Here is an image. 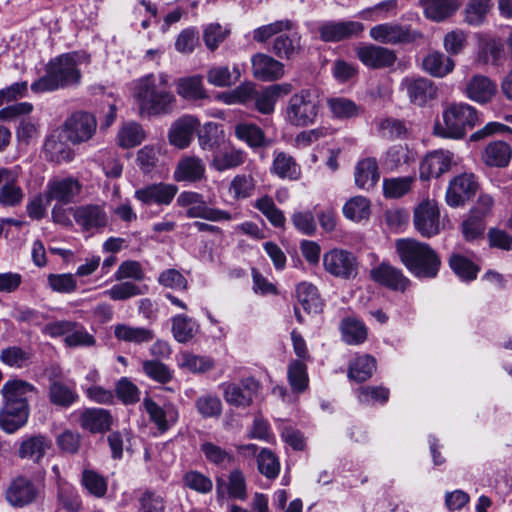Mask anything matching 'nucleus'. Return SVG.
Wrapping results in <instances>:
<instances>
[{"instance_id": "e2e57ef3", "label": "nucleus", "mask_w": 512, "mask_h": 512, "mask_svg": "<svg viewBox=\"0 0 512 512\" xmlns=\"http://www.w3.org/2000/svg\"><path fill=\"white\" fill-rule=\"evenodd\" d=\"M255 190V180L251 175L238 174L236 175L229 186V193L233 198L246 199L253 195Z\"/></svg>"}, {"instance_id": "4d7b16f0", "label": "nucleus", "mask_w": 512, "mask_h": 512, "mask_svg": "<svg viewBox=\"0 0 512 512\" xmlns=\"http://www.w3.org/2000/svg\"><path fill=\"white\" fill-rule=\"evenodd\" d=\"M205 459L218 467L227 468L234 461V456L212 442H203L200 446Z\"/></svg>"}, {"instance_id": "4be33fe9", "label": "nucleus", "mask_w": 512, "mask_h": 512, "mask_svg": "<svg viewBox=\"0 0 512 512\" xmlns=\"http://www.w3.org/2000/svg\"><path fill=\"white\" fill-rule=\"evenodd\" d=\"M199 125V120L194 116L184 115L180 117L172 123L169 129L168 139L170 144L179 149L188 147Z\"/></svg>"}, {"instance_id": "1a4fd4ad", "label": "nucleus", "mask_w": 512, "mask_h": 512, "mask_svg": "<svg viewBox=\"0 0 512 512\" xmlns=\"http://www.w3.org/2000/svg\"><path fill=\"white\" fill-rule=\"evenodd\" d=\"M413 224L423 237L431 238L438 235L442 230L438 203L430 199L420 202L414 209Z\"/></svg>"}, {"instance_id": "cd10ccee", "label": "nucleus", "mask_w": 512, "mask_h": 512, "mask_svg": "<svg viewBox=\"0 0 512 512\" xmlns=\"http://www.w3.org/2000/svg\"><path fill=\"white\" fill-rule=\"evenodd\" d=\"M497 87L484 75L473 76L466 84V96L477 103L484 104L496 94Z\"/></svg>"}, {"instance_id": "bf43d9fd", "label": "nucleus", "mask_w": 512, "mask_h": 512, "mask_svg": "<svg viewBox=\"0 0 512 512\" xmlns=\"http://www.w3.org/2000/svg\"><path fill=\"white\" fill-rule=\"evenodd\" d=\"M415 182V177L404 176L384 179L383 192L386 198H400L407 194Z\"/></svg>"}, {"instance_id": "7ed1b4c3", "label": "nucleus", "mask_w": 512, "mask_h": 512, "mask_svg": "<svg viewBox=\"0 0 512 512\" xmlns=\"http://www.w3.org/2000/svg\"><path fill=\"white\" fill-rule=\"evenodd\" d=\"M395 248L401 263L416 278L432 279L438 275L441 260L427 243L413 238L396 240Z\"/></svg>"}, {"instance_id": "bb28decb", "label": "nucleus", "mask_w": 512, "mask_h": 512, "mask_svg": "<svg viewBox=\"0 0 512 512\" xmlns=\"http://www.w3.org/2000/svg\"><path fill=\"white\" fill-rule=\"evenodd\" d=\"M30 408L2 403L0 408V429L12 434L28 423Z\"/></svg>"}, {"instance_id": "58836bf2", "label": "nucleus", "mask_w": 512, "mask_h": 512, "mask_svg": "<svg viewBox=\"0 0 512 512\" xmlns=\"http://www.w3.org/2000/svg\"><path fill=\"white\" fill-rule=\"evenodd\" d=\"M207 81L216 87H230L239 81L241 71L238 65L232 68L226 65H214L207 71Z\"/></svg>"}, {"instance_id": "2eb2a0df", "label": "nucleus", "mask_w": 512, "mask_h": 512, "mask_svg": "<svg viewBox=\"0 0 512 512\" xmlns=\"http://www.w3.org/2000/svg\"><path fill=\"white\" fill-rule=\"evenodd\" d=\"M74 220L82 231L93 233L107 226L108 215L104 205L86 204L75 207Z\"/></svg>"}, {"instance_id": "6e6d98bb", "label": "nucleus", "mask_w": 512, "mask_h": 512, "mask_svg": "<svg viewBox=\"0 0 512 512\" xmlns=\"http://www.w3.org/2000/svg\"><path fill=\"white\" fill-rule=\"evenodd\" d=\"M297 298L309 313H317L321 308L320 298L316 286L308 282L298 284L296 288Z\"/></svg>"}, {"instance_id": "ddd939ff", "label": "nucleus", "mask_w": 512, "mask_h": 512, "mask_svg": "<svg viewBox=\"0 0 512 512\" xmlns=\"http://www.w3.org/2000/svg\"><path fill=\"white\" fill-rule=\"evenodd\" d=\"M478 188L476 177L472 173H462L454 177L446 190L445 200L450 207L463 206L472 198Z\"/></svg>"}, {"instance_id": "4468645a", "label": "nucleus", "mask_w": 512, "mask_h": 512, "mask_svg": "<svg viewBox=\"0 0 512 512\" xmlns=\"http://www.w3.org/2000/svg\"><path fill=\"white\" fill-rule=\"evenodd\" d=\"M178 192V187L170 183H153L139 188L135 191L134 197L141 204L149 206H168Z\"/></svg>"}, {"instance_id": "a211bd4d", "label": "nucleus", "mask_w": 512, "mask_h": 512, "mask_svg": "<svg viewBox=\"0 0 512 512\" xmlns=\"http://www.w3.org/2000/svg\"><path fill=\"white\" fill-rule=\"evenodd\" d=\"M400 88L405 91L413 104L422 106L436 98L437 87L434 83L423 77H405L400 83Z\"/></svg>"}, {"instance_id": "c85d7f7f", "label": "nucleus", "mask_w": 512, "mask_h": 512, "mask_svg": "<svg viewBox=\"0 0 512 512\" xmlns=\"http://www.w3.org/2000/svg\"><path fill=\"white\" fill-rule=\"evenodd\" d=\"M80 425L91 433H102L110 429L112 416L102 408H87L80 415Z\"/></svg>"}, {"instance_id": "a19ab883", "label": "nucleus", "mask_w": 512, "mask_h": 512, "mask_svg": "<svg viewBox=\"0 0 512 512\" xmlns=\"http://www.w3.org/2000/svg\"><path fill=\"white\" fill-rule=\"evenodd\" d=\"M234 131L236 138L245 142L252 149L265 147L270 143L264 131L256 124L247 122L238 123Z\"/></svg>"}, {"instance_id": "774afa93", "label": "nucleus", "mask_w": 512, "mask_h": 512, "mask_svg": "<svg viewBox=\"0 0 512 512\" xmlns=\"http://www.w3.org/2000/svg\"><path fill=\"white\" fill-rule=\"evenodd\" d=\"M49 397L53 404L69 407L78 399L75 390L69 388L63 383L54 382L49 389Z\"/></svg>"}, {"instance_id": "9b49d317", "label": "nucleus", "mask_w": 512, "mask_h": 512, "mask_svg": "<svg viewBox=\"0 0 512 512\" xmlns=\"http://www.w3.org/2000/svg\"><path fill=\"white\" fill-rule=\"evenodd\" d=\"M223 397L229 405L246 408L250 406L260 390V383L254 377L241 379L239 383L221 384Z\"/></svg>"}, {"instance_id": "f8f14e48", "label": "nucleus", "mask_w": 512, "mask_h": 512, "mask_svg": "<svg viewBox=\"0 0 512 512\" xmlns=\"http://www.w3.org/2000/svg\"><path fill=\"white\" fill-rule=\"evenodd\" d=\"M142 405L151 423L155 425L159 434H164L178 422L179 413L176 406L171 402H165L162 405L157 403L151 397L146 396Z\"/></svg>"}, {"instance_id": "393cba45", "label": "nucleus", "mask_w": 512, "mask_h": 512, "mask_svg": "<svg viewBox=\"0 0 512 512\" xmlns=\"http://www.w3.org/2000/svg\"><path fill=\"white\" fill-rule=\"evenodd\" d=\"M255 78L262 81H274L284 75V65L266 54H256L251 59Z\"/></svg>"}, {"instance_id": "052dcab7", "label": "nucleus", "mask_w": 512, "mask_h": 512, "mask_svg": "<svg viewBox=\"0 0 512 512\" xmlns=\"http://www.w3.org/2000/svg\"><path fill=\"white\" fill-rule=\"evenodd\" d=\"M343 214L352 221L367 219L370 214V202L363 196L352 197L344 204Z\"/></svg>"}, {"instance_id": "37998d69", "label": "nucleus", "mask_w": 512, "mask_h": 512, "mask_svg": "<svg viewBox=\"0 0 512 512\" xmlns=\"http://www.w3.org/2000/svg\"><path fill=\"white\" fill-rule=\"evenodd\" d=\"M327 107L332 116L339 120H349L360 116L363 112L361 106L346 97H331L327 99Z\"/></svg>"}, {"instance_id": "0eeeda50", "label": "nucleus", "mask_w": 512, "mask_h": 512, "mask_svg": "<svg viewBox=\"0 0 512 512\" xmlns=\"http://www.w3.org/2000/svg\"><path fill=\"white\" fill-rule=\"evenodd\" d=\"M43 333L51 337L64 336V344L71 348L92 347L96 343L84 325L70 320L50 322L43 327Z\"/></svg>"}, {"instance_id": "39448f33", "label": "nucleus", "mask_w": 512, "mask_h": 512, "mask_svg": "<svg viewBox=\"0 0 512 512\" xmlns=\"http://www.w3.org/2000/svg\"><path fill=\"white\" fill-rule=\"evenodd\" d=\"M179 207L187 208L188 218H202L208 221H232L240 218V213H230L226 210L209 207L202 194L194 191L181 192L176 200Z\"/></svg>"}, {"instance_id": "a878e982", "label": "nucleus", "mask_w": 512, "mask_h": 512, "mask_svg": "<svg viewBox=\"0 0 512 512\" xmlns=\"http://www.w3.org/2000/svg\"><path fill=\"white\" fill-rule=\"evenodd\" d=\"M270 173L282 180L297 181L301 178V166L286 152L275 150Z\"/></svg>"}, {"instance_id": "f3484780", "label": "nucleus", "mask_w": 512, "mask_h": 512, "mask_svg": "<svg viewBox=\"0 0 512 512\" xmlns=\"http://www.w3.org/2000/svg\"><path fill=\"white\" fill-rule=\"evenodd\" d=\"M32 105L28 102H21L0 109V120H19L17 138L19 141L29 144L32 137V125L30 123V112Z\"/></svg>"}, {"instance_id": "4c0bfd02", "label": "nucleus", "mask_w": 512, "mask_h": 512, "mask_svg": "<svg viewBox=\"0 0 512 512\" xmlns=\"http://www.w3.org/2000/svg\"><path fill=\"white\" fill-rule=\"evenodd\" d=\"M7 501L15 507H23L32 500V484L29 478L19 476L6 491Z\"/></svg>"}, {"instance_id": "13d9d810", "label": "nucleus", "mask_w": 512, "mask_h": 512, "mask_svg": "<svg viewBox=\"0 0 512 512\" xmlns=\"http://www.w3.org/2000/svg\"><path fill=\"white\" fill-rule=\"evenodd\" d=\"M491 7V0H469L464 9V21L471 26L482 24Z\"/></svg>"}, {"instance_id": "79ce46f5", "label": "nucleus", "mask_w": 512, "mask_h": 512, "mask_svg": "<svg viewBox=\"0 0 512 512\" xmlns=\"http://www.w3.org/2000/svg\"><path fill=\"white\" fill-rule=\"evenodd\" d=\"M44 152L46 156L53 162H71L75 158L74 150L59 136L52 134L44 143Z\"/></svg>"}, {"instance_id": "a18cd8bd", "label": "nucleus", "mask_w": 512, "mask_h": 512, "mask_svg": "<svg viewBox=\"0 0 512 512\" xmlns=\"http://www.w3.org/2000/svg\"><path fill=\"white\" fill-rule=\"evenodd\" d=\"M245 162V153L235 148L217 151L211 162V167L219 172L234 169Z\"/></svg>"}, {"instance_id": "7c9ffc66", "label": "nucleus", "mask_w": 512, "mask_h": 512, "mask_svg": "<svg viewBox=\"0 0 512 512\" xmlns=\"http://www.w3.org/2000/svg\"><path fill=\"white\" fill-rule=\"evenodd\" d=\"M204 175L203 161L195 156H187L178 162L173 178L177 182H196L201 180Z\"/></svg>"}, {"instance_id": "6e6552de", "label": "nucleus", "mask_w": 512, "mask_h": 512, "mask_svg": "<svg viewBox=\"0 0 512 512\" xmlns=\"http://www.w3.org/2000/svg\"><path fill=\"white\" fill-rule=\"evenodd\" d=\"M97 131L96 118L83 111H77L70 115L62 126V133L66 141L73 145L87 143Z\"/></svg>"}, {"instance_id": "9d476101", "label": "nucleus", "mask_w": 512, "mask_h": 512, "mask_svg": "<svg viewBox=\"0 0 512 512\" xmlns=\"http://www.w3.org/2000/svg\"><path fill=\"white\" fill-rule=\"evenodd\" d=\"M323 266L329 274L341 279H354L358 274L357 258L343 249H333L325 253Z\"/></svg>"}, {"instance_id": "6ab92c4d", "label": "nucleus", "mask_w": 512, "mask_h": 512, "mask_svg": "<svg viewBox=\"0 0 512 512\" xmlns=\"http://www.w3.org/2000/svg\"><path fill=\"white\" fill-rule=\"evenodd\" d=\"M370 277L374 282L394 291L403 292L410 285V280L403 274L402 270L388 262H382L371 269Z\"/></svg>"}, {"instance_id": "603ef678", "label": "nucleus", "mask_w": 512, "mask_h": 512, "mask_svg": "<svg viewBox=\"0 0 512 512\" xmlns=\"http://www.w3.org/2000/svg\"><path fill=\"white\" fill-rule=\"evenodd\" d=\"M23 192L17 184L14 173L9 170V176L0 185V205L14 207L21 203Z\"/></svg>"}, {"instance_id": "20e7f679", "label": "nucleus", "mask_w": 512, "mask_h": 512, "mask_svg": "<svg viewBox=\"0 0 512 512\" xmlns=\"http://www.w3.org/2000/svg\"><path fill=\"white\" fill-rule=\"evenodd\" d=\"M442 116L443 124L437 122L433 128L434 134L442 138L461 139L478 122L475 108L466 103L448 106Z\"/></svg>"}, {"instance_id": "72a5a7b5", "label": "nucleus", "mask_w": 512, "mask_h": 512, "mask_svg": "<svg viewBox=\"0 0 512 512\" xmlns=\"http://www.w3.org/2000/svg\"><path fill=\"white\" fill-rule=\"evenodd\" d=\"M422 68L433 77L443 78L455 68V62L439 51L428 53L423 61Z\"/></svg>"}, {"instance_id": "69168bd1", "label": "nucleus", "mask_w": 512, "mask_h": 512, "mask_svg": "<svg viewBox=\"0 0 512 512\" xmlns=\"http://www.w3.org/2000/svg\"><path fill=\"white\" fill-rule=\"evenodd\" d=\"M222 130L216 122H208L198 133V142L202 150L212 151L218 145Z\"/></svg>"}, {"instance_id": "f03ea898", "label": "nucleus", "mask_w": 512, "mask_h": 512, "mask_svg": "<svg viewBox=\"0 0 512 512\" xmlns=\"http://www.w3.org/2000/svg\"><path fill=\"white\" fill-rule=\"evenodd\" d=\"M89 62L90 56L85 52H70L55 57L46 65L45 75L34 82V91L47 92L78 86L82 79L79 66Z\"/></svg>"}, {"instance_id": "680f3d73", "label": "nucleus", "mask_w": 512, "mask_h": 512, "mask_svg": "<svg viewBox=\"0 0 512 512\" xmlns=\"http://www.w3.org/2000/svg\"><path fill=\"white\" fill-rule=\"evenodd\" d=\"M450 268L462 281H472L477 277L479 268L468 258L453 254L449 259Z\"/></svg>"}, {"instance_id": "423d86ee", "label": "nucleus", "mask_w": 512, "mask_h": 512, "mask_svg": "<svg viewBox=\"0 0 512 512\" xmlns=\"http://www.w3.org/2000/svg\"><path fill=\"white\" fill-rule=\"evenodd\" d=\"M319 112V101L310 90L292 95L285 109L286 121L297 127L313 124Z\"/></svg>"}, {"instance_id": "2f4dec72", "label": "nucleus", "mask_w": 512, "mask_h": 512, "mask_svg": "<svg viewBox=\"0 0 512 512\" xmlns=\"http://www.w3.org/2000/svg\"><path fill=\"white\" fill-rule=\"evenodd\" d=\"M416 159V153L407 145L396 144L388 148L382 159L386 170L395 171L409 166Z\"/></svg>"}, {"instance_id": "c756f323", "label": "nucleus", "mask_w": 512, "mask_h": 512, "mask_svg": "<svg viewBox=\"0 0 512 512\" xmlns=\"http://www.w3.org/2000/svg\"><path fill=\"white\" fill-rule=\"evenodd\" d=\"M511 157V146L500 140L490 142L481 153V160L489 167H506L510 163Z\"/></svg>"}, {"instance_id": "ea45409f", "label": "nucleus", "mask_w": 512, "mask_h": 512, "mask_svg": "<svg viewBox=\"0 0 512 512\" xmlns=\"http://www.w3.org/2000/svg\"><path fill=\"white\" fill-rule=\"evenodd\" d=\"M179 368L193 374H203L215 367V360L207 355L183 352L177 359Z\"/></svg>"}, {"instance_id": "8fccbe9b", "label": "nucleus", "mask_w": 512, "mask_h": 512, "mask_svg": "<svg viewBox=\"0 0 512 512\" xmlns=\"http://www.w3.org/2000/svg\"><path fill=\"white\" fill-rule=\"evenodd\" d=\"M376 369V360L370 355H358L350 363L348 377L356 382L368 380Z\"/></svg>"}, {"instance_id": "b1692460", "label": "nucleus", "mask_w": 512, "mask_h": 512, "mask_svg": "<svg viewBox=\"0 0 512 512\" xmlns=\"http://www.w3.org/2000/svg\"><path fill=\"white\" fill-rule=\"evenodd\" d=\"M32 385L21 379H12L4 383L1 388L2 403L30 408L29 395Z\"/></svg>"}, {"instance_id": "c03bdc74", "label": "nucleus", "mask_w": 512, "mask_h": 512, "mask_svg": "<svg viewBox=\"0 0 512 512\" xmlns=\"http://www.w3.org/2000/svg\"><path fill=\"white\" fill-rule=\"evenodd\" d=\"M177 93L185 100H200L207 97L201 75L179 78L176 82Z\"/></svg>"}, {"instance_id": "c9c22d12", "label": "nucleus", "mask_w": 512, "mask_h": 512, "mask_svg": "<svg viewBox=\"0 0 512 512\" xmlns=\"http://www.w3.org/2000/svg\"><path fill=\"white\" fill-rule=\"evenodd\" d=\"M224 484V481L220 479L217 480L216 492L219 499H224L226 495L233 499H246V481L240 470H234L230 473L227 482V491L224 489Z\"/></svg>"}, {"instance_id": "f704fd0d", "label": "nucleus", "mask_w": 512, "mask_h": 512, "mask_svg": "<svg viewBox=\"0 0 512 512\" xmlns=\"http://www.w3.org/2000/svg\"><path fill=\"white\" fill-rule=\"evenodd\" d=\"M355 183L365 190L373 188L379 181L378 163L375 158H365L360 160L355 167Z\"/></svg>"}, {"instance_id": "49530a36", "label": "nucleus", "mask_w": 512, "mask_h": 512, "mask_svg": "<svg viewBox=\"0 0 512 512\" xmlns=\"http://www.w3.org/2000/svg\"><path fill=\"white\" fill-rule=\"evenodd\" d=\"M253 207L261 212L273 227L283 228L285 226V215L283 211L276 206L271 196L266 194L257 198L253 203Z\"/></svg>"}, {"instance_id": "5701e85b", "label": "nucleus", "mask_w": 512, "mask_h": 512, "mask_svg": "<svg viewBox=\"0 0 512 512\" xmlns=\"http://www.w3.org/2000/svg\"><path fill=\"white\" fill-rule=\"evenodd\" d=\"M363 30V24L357 21H331L324 23L319 32L323 41L338 42L352 36H358Z\"/></svg>"}, {"instance_id": "5fc2aeb1", "label": "nucleus", "mask_w": 512, "mask_h": 512, "mask_svg": "<svg viewBox=\"0 0 512 512\" xmlns=\"http://www.w3.org/2000/svg\"><path fill=\"white\" fill-rule=\"evenodd\" d=\"M340 330L342 339L350 345L363 343L367 338L365 325L354 318H346L341 322Z\"/></svg>"}, {"instance_id": "aec40b11", "label": "nucleus", "mask_w": 512, "mask_h": 512, "mask_svg": "<svg viewBox=\"0 0 512 512\" xmlns=\"http://www.w3.org/2000/svg\"><path fill=\"white\" fill-rule=\"evenodd\" d=\"M356 55L363 65L372 69L388 68L396 61V55L392 50L372 44L358 47Z\"/></svg>"}, {"instance_id": "e433bc0d", "label": "nucleus", "mask_w": 512, "mask_h": 512, "mask_svg": "<svg viewBox=\"0 0 512 512\" xmlns=\"http://www.w3.org/2000/svg\"><path fill=\"white\" fill-rule=\"evenodd\" d=\"M420 4L426 18L435 22L447 19L458 9L456 0H420Z\"/></svg>"}, {"instance_id": "f257e3e1", "label": "nucleus", "mask_w": 512, "mask_h": 512, "mask_svg": "<svg viewBox=\"0 0 512 512\" xmlns=\"http://www.w3.org/2000/svg\"><path fill=\"white\" fill-rule=\"evenodd\" d=\"M134 97L141 116H164L176 105V97L170 89L169 75L150 73L134 81Z\"/></svg>"}, {"instance_id": "3c124183", "label": "nucleus", "mask_w": 512, "mask_h": 512, "mask_svg": "<svg viewBox=\"0 0 512 512\" xmlns=\"http://www.w3.org/2000/svg\"><path fill=\"white\" fill-rule=\"evenodd\" d=\"M146 134L142 126L134 121L124 123L118 131L117 143L122 148H133L140 145Z\"/></svg>"}, {"instance_id": "dca6fc26", "label": "nucleus", "mask_w": 512, "mask_h": 512, "mask_svg": "<svg viewBox=\"0 0 512 512\" xmlns=\"http://www.w3.org/2000/svg\"><path fill=\"white\" fill-rule=\"evenodd\" d=\"M454 162V155L449 150H434L429 152L420 164V179L426 181L438 178L448 172Z\"/></svg>"}, {"instance_id": "de8ad7c7", "label": "nucleus", "mask_w": 512, "mask_h": 512, "mask_svg": "<svg viewBox=\"0 0 512 512\" xmlns=\"http://www.w3.org/2000/svg\"><path fill=\"white\" fill-rule=\"evenodd\" d=\"M171 321L173 337L179 343L189 342L198 333V323L184 314L174 316Z\"/></svg>"}, {"instance_id": "338daca9", "label": "nucleus", "mask_w": 512, "mask_h": 512, "mask_svg": "<svg viewBox=\"0 0 512 512\" xmlns=\"http://www.w3.org/2000/svg\"><path fill=\"white\" fill-rule=\"evenodd\" d=\"M183 484L186 488L200 494H207L213 488L211 478L196 470H190L183 475Z\"/></svg>"}, {"instance_id": "864d4df0", "label": "nucleus", "mask_w": 512, "mask_h": 512, "mask_svg": "<svg viewBox=\"0 0 512 512\" xmlns=\"http://www.w3.org/2000/svg\"><path fill=\"white\" fill-rule=\"evenodd\" d=\"M81 484L95 498H103L108 490L107 479L92 469L83 470Z\"/></svg>"}, {"instance_id": "09e8293b", "label": "nucleus", "mask_w": 512, "mask_h": 512, "mask_svg": "<svg viewBox=\"0 0 512 512\" xmlns=\"http://www.w3.org/2000/svg\"><path fill=\"white\" fill-rule=\"evenodd\" d=\"M114 335L120 341L130 342L138 345L150 342L154 338V333L152 330L144 327H133L126 324H117L114 327Z\"/></svg>"}, {"instance_id": "412c9836", "label": "nucleus", "mask_w": 512, "mask_h": 512, "mask_svg": "<svg viewBox=\"0 0 512 512\" xmlns=\"http://www.w3.org/2000/svg\"><path fill=\"white\" fill-rule=\"evenodd\" d=\"M370 37L384 44H398L415 39L416 33L407 26L396 23H383L370 29Z\"/></svg>"}, {"instance_id": "0e129e2a", "label": "nucleus", "mask_w": 512, "mask_h": 512, "mask_svg": "<svg viewBox=\"0 0 512 512\" xmlns=\"http://www.w3.org/2000/svg\"><path fill=\"white\" fill-rule=\"evenodd\" d=\"M142 370L148 378L161 384L168 383L173 377L170 368L158 360L143 361Z\"/></svg>"}, {"instance_id": "473e14b6", "label": "nucleus", "mask_w": 512, "mask_h": 512, "mask_svg": "<svg viewBox=\"0 0 512 512\" xmlns=\"http://www.w3.org/2000/svg\"><path fill=\"white\" fill-rule=\"evenodd\" d=\"M49 198L69 203L81 191V184L75 178L54 179L48 183Z\"/></svg>"}]
</instances>
